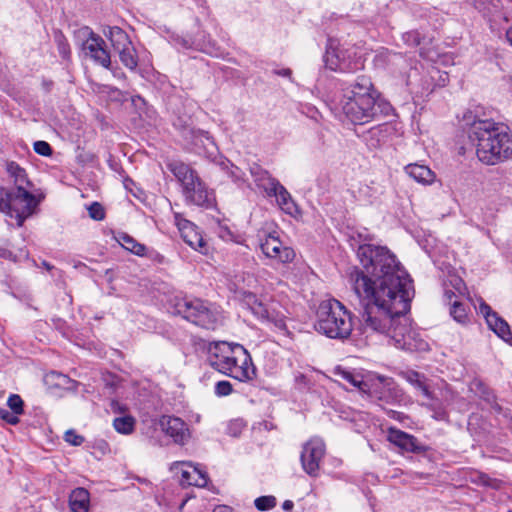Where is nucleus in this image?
Segmentation results:
<instances>
[{
  "label": "nucleus",
  "instance_id": "1",
  "mask_svg": "<svg viewBox=\"0 0 512 512\" xmlns=\"http://www.w3.org/2000/svg\"><path fill=\"white\" fill-rule=\"evenodd\" d=\"M357 257L361 267L349 269L348 283L363 310L362 332L386 335L399 348L409 346L413 335L406 314L415 294L412 279L387 247L363 244Z\"/></svg>",
  "mask_w": 512,
  "mask_h": 512
},
{
  "label": "nucleus",
  "instance_id": "2",
  "mask_svg": "<svg viewBox=\"0 0 512 512\" xmlns=\"http://www.w3.org/2000/svg\"><path fill=\"white\" fill-rule=\"evenodd\" d=\"M462 123L468 128V137L476 147L478 159L486 165H496L512 154V135L502 124L480 119L472 111L463 114Z\"/></svg>",
  "mask_w": 512,
  "mask_h": 512
},
{
  "label": "nucleus",
  "instance_id": "3",
  "mask_svg": "<svg viewBox=\"0 0 512 512\" xmlns=\"http://www.w3.org/2000/svg\"><path fill=\"white\" fill-rule=\"evenodd\" d=\"M314 327L328 338L343 341L352 333V315L340 301L325 300L318 306Z\"/></svg>",
  "mask_w": 512,
  "mask_h": 512
},
{
  "label": "nucleus",
  "instance_id": "4",
  "mask_svg": "<svg viewBox=\"0 0 512 512\" xmlns=\"http://www.w3.org/2000/svg\"><path fill=\"white\" fill-rule=\"evenodd\" d=\"M168 168L181 183L183 195L188 203L205 207L212 204L211 194L194 169L179 161L169 163Z\"/></svg>",
  "mask_w": 512,
  "mask_h": 512
},
{
  "label": "nucleus",
  "instance_id": "5",
  "mask_svg": "<svg viewBox=\"0 0 512 512\" xmlns=\"http://www.w3.org/2000/svg\"><path fill=\"white\" fill-rule=\"evenodd\" d=\"M175 312L194 325L208 330H214L220 318V313L214 305L200 298H184L177 301Z\"/></svg>",
  "mask_w": 512,
  "mask_h": 512
},
{
  "label": "nucleus",
  "instance_id": "6",
  "mask_svg": "<svg viewBox=\"0 0 512 512\" xmlns=\"http://www.w3.org/2000/svg\"><path fill=\"white\" fill-rule=\"evenodd\" d=\"M367 104H362V100H339V106L347 119L358 125L366 124L374 120L378 115L388 116L393 111L391 104L384 99H368Z\"/></svg>",
  "mask_w": 512,
  "mask_h": 512
},
{
  "label": "nucleus",
  "instance_id": "7",
  "mask_svg": "<svg viewBox=\"0 0 512 512\" xmlns=\"http://www.w3.org/2000/svg\"><path fill=\"white\" fill-rule=\"evenodd\" d=\"M211 366L239 381L252 380L256 375L250 354L240 344H234L233 354H228L220 360H211Z\"/></svg>",
  "mask_w": 512,
  "mask_h": 512
},
{
  "label": "nucleus",
  "instance_id": "8",
  "mask_svg": "<svg viewBox=\"0 0 512 512\" xmlns=\"http://www.w3.org/2000/svg\"><path fill=\"white\" fill-rule=\"evenodd\" d=\"M362 385L363 393H366L372 399L383 403H400L404 397L402 389L391 377L371 374L366 377L365 383Z\"/></svg>",
  "mask_w": 512,
  "mask_h": 512
},
{
  "label": "nucleus",
  "instance_id": "9",
  "mask_svg": "<svg viewBox=\"0 0 512 512\" xmlns=\"http://www.w3.org/2000/svg\"><path fill=\"white\" fill-rule=\"evenodd\" d=\"M242 302L258 319L273 323L279 330H286L284 315L276 311L274 304L260 301L252 292H244Z\"/></svg>",
  "mask_w": 512,
  "mask_h": 512
},
{
  "label": "nucleus",
  "instance_id": "10",
  "mask_svg": "<svg viewBox=\"0 0 512 512\" xmlns=\"http://www.w3.org/2000/svg\"><path fill=\"white\" fill-rule=\"evenodd\" d=\"M9 198V212L12 213L8 216L15 218L17 225L22 226L37 206L36 198L28 189H11Z\"/></svg>",
  "mask_w": 512,
  "mask_h": 512
},
{
  "label": "nucleus",
  "instance_id": "11",
  "mask_svg": "<svg viewBox=\"0 0 512 512\" xmlns=\"http://www.w3.org/2000/svg\"><path fill=\"white\" fill-rule=\"evenodd\" d=\"M77 35L85 38L82 48L97 64L109 68L111 64L110 54L105 48V41L96 35L89 27L78 30Z\"/></svg>",
  "mask_w": 512,
  "mask_h": 512
},
{
  "label": "nucleus",
  "instance_id": "12",
  "mask_svg": "<svg viewBox=\"0 0 512 512\" xmlns=\"http://www.w3.org/2000/svg\"><path fill=\"white\" fill-rule=\"evenodd\" d=\"M341 97L339 100H362V104H367L368 99L380 98L371 78L365 75L356 77L349 83L340 84Z\"/></svg>",
  "mask_w": 512,
  "mask_h": 512
},
{
  "label": "nucleus",
  "instance_id": "13",
  "mask_svg": "<svg viewBox=\"0 0 512 512\" xmlns=\"http://www.w3.org/2000/svg\"><path fill=\"white\" fill-rule=\"evenodd\" d=\"M325 444L321 439L307 441L302 448L300 460L303 470L311 477L319 474L320 462L325 455Z\"/></svg>",
  "mask_w": 512,
  "mask_h": 512
},
{
  "label": "nucleus",
  "instance_id": "14",
  "mask_svg": "<svg viewBox=\"0 0 512 512\" xmlns=\"http://www.w3.org/2000/svg\"><path fill=\"white\" fill-rule=\"evenodd\" d=\"M325 65L332 71L350 73L362 68L360 58L351 59L350 53L346 50L334 48L332 44L326 49L324 56Z\"/></svg>",
  "mask_w": 512,
  "mask_h": 512
},
{
  "label": "nucleus",
  "instance_id": "15",
  "mask_svg": "<svg viewBox=\"0 0 512 512\" xmlns=\"http://www.w3.org/2000/svg\"><path fill=\"white\" fill-rule=\"evenodd\" d=\"M260 248L267 258L273 259L278 263H290L295 258L294 250L289 246L283 245L275 233L265 235V238L260 240Z\"/></svg>",
  "mask_w": 512,
  "mask_h": 512
},
{
  "label": "nucleus",
  "instance_id": "16",
  "mask_svg": "<svg viewBox=\"0 0 512 512\" xmlns=\"http://www.w3.org/2000/svg\"><path fill=\"white\" fill-rule=\"evenodd\" d=\"M159 426L175 444L183 446L191 437L187 423L179 417L162 415L159 419Z\"/></svg>",
  "mask_w": 512,
  "mask_h": 512
},
{
  "label": "nucleus",
  "instance_id": "17",
  "mask_svg": "<svg viewBox=\"0 0 512 512\" xmlns=\"http://www.w3.org/2000/svg\"><path fill=\"white\" fill-rule=\"evenodd\" d=\"M174 126L180 130L182 137L199 151L203 149V151L213 154L217 150L214 139L209 132L195 129L188 124L175 123Z\"/></svg>",
  "mask_w": 512,
  "mask_h": 512
},
{
  "label": "nucleus",
  "instance_id": "18",
  "mask_svg": "<svg viewBox=\"0 0 512 512\" xmlns=\"http://www.w3.org/2000/svg\"><path fill=\"white\" fill-rule=\"evenodd\" d=\"M387 440L404 452L422 454L428 450L415 436L394 427L388 429Z\"/></svg>",
  "mask_w": 512,
  "mask_h": 512
},
{
  "label": "nucleus",
  "instance_id": "19",
  "mask_svg": "<svg viewBox=\"0 0 512 512\" xmlns=\"http://www.w3.org/2000/svg\"><path fill=\"white\" fill-rule=\"evenodd\" d=\"M249 170L254 183L259 189H262L267 196L275 194V188L280 183L276 178L272 177L267 170L256 163H253Z\"/></svg>",
  "mask_w": 512,
  "mask_h": 512
},
{
  "label": "nucleus",
  "instance_id": "20",
  "mask_svg": "<svg viewBox=\"0 0 512 512\" xmlns=\"http://www.w3.org/2000/svg\"><path fill=\"white\" fill-rule=\"evenodd\" d=\"M185 465V463H183ZM187 469H182L180 482L183 486L193 485L205 487L208 483V475L205 471L192 464H186Z\"/></svg>",
  "mask_w": 512,
  "mask_h": 512
},
{
  "label": "nucleus",
  "instance_id": "21",
  "mask_svg": "<svg viewBox=\"0 0 512 512\" xmlns=\"http://www.w3.org/2000/svg\"><path fill=\"white\" fill-rule=\"evenodd\" d=\"M405 172L421 184H431L435 179L434 172L425 165L409 164L405 167Z\"/></svg>",
  "mask_w": 512,
  "mask_h": 512
},
{
  "label": "nucleus",
  "instance_id": "22",
  "mask_svg": "<svg viewBox=\"0 0 512 512\" xmlns=\"http://www.w3.org/2000/svg\"><path fill=\"white\" fill-rule=\"evenodd\" d=\"M90 494L85 488L74 489L69 496V505L73 512H88Z\"/></svg>",
  "mask_w": 512,
  "mask_h": 512
},
{
  "label": "nucleus",
  "instance_id": "23",
  "mask_svg": "<svg viewBox=\"0 0 512 512\" xmlns=\"http://www.w3.org/2000/svg\"><path fill=\"white\" fill-rule=\"evenodd\" d=\"M103 33L110 40L115 51L132 44L128 34L118 26H108Z\"/></svg>",
  "mask_w": 512,
  "mask_h": 512
},
{
  "label": "nucleus",
  "instance_id": "24",
  "mask_svg": "<svg viewBox=\"0 0 512 512\" xmlns=\"http://www.w3.org/2000/svg\"><path fill=\"white\" fill-rule=\"evenodd\" d=\"M6 170L14 181V189H28L32 186L25 169L20 167L16 162L12 161L7 163Z\"/></svg>",
  "mask_w": 512,
  "mask_h": 512
},
{
  "label": "nucleus",
  "instance_id": "25",
  "mask_svg": "<svg viewBox=\"0 0 512 512\" xmlns=\"http://www.w3.org/2000/svg\"><path fill=\"white\" fill-rule=\"evenodd\" d=\"M270 197H276L279 207L287 214L293 215L297 211V206L293 201L290 193L280 183L275 188V194H271Z\"/></svg>",
  "mask_w": 512,
  "mask_h": 512
},
{
  "label": "nucleus",
  "instance_id": "26",
  "mask_svg": "<svg viewBox=\"0 0 512 512\" xmlns=\"http://www.w3.org/2000/svg\"><path fill=\"white\" fill-rule=\"evenodd\" d=\"M388 130L387 124L372 127L364 134V139L370 147L377 148L385 141Z\"/></svg>",
  "mask_w": 512,
  "mask_h": 512
},
{
  "label": "nucleus",
  "instance_id": "27",
  "mask_svg": "<svg viewBox=\"0 0 512 512\" xmlns=\"http://www.w3.org/2000/svg\"><path fill=\"white\" fill-rule=\"evenodd\" d=\"M403 378L419 390L427 399H433L428 386L425 384V377L417 371L409 370L402 373Z\"/></svg>",
  "mask_w": 512,
  "mask_h": 512
},
{
  "label": "nucleus",
  "instance_id": "28",
  "mask_svg": "<svg viewBox=\"0 0 512 512\" xmlns=\"http://www.w3.org/2000/svg\"><path fill=\"white\" fill-rule=\"evenodd\" d=\"M181 237L191 248L205 253L206 243L196 226L181 233Z\"/></svg>",
  "mask_w": 512,
  "mask_h": 512
},
{
  "label": "nucleus",
  "instance_id": "29",
  "mask_svg": "<svg viewBox=\"0 0 512 512\" xmlns=\"http://www.w3.org/2000/svg\"><path fill=\"white\" fill-rule=\"evenodd\" d=\"M121 63L130 70H135L138 66V55L133 44L117 50Z\"/></svg>",
  "mask_w": 512,
  "mask_h": 512
},
{
  "label": "nucleus",
  "instance_id": "30",
  "mask_svg": "<svg viewBox=\"0 0 512 512\" xmlns=\"http://www.w3.org/2000/svg\"><path fill=\"white\" fill-rule=\"evenodd\" d=\"M487 324L489 328L503 340L508 341L511 338V331L508 323L498 314L496 316H492L491 320L488 321Z\"/></svg>",
  "mask_w": 512,
  "mask_h": 512
},
{
  "label": "nucleus",
  "instance_id": "31",
  "mask_svg": "<svg viewBox=\"0 0 512 512\" xmlns=\"http://www.w3.org/2000/svg\"><path fill=\"white\" fill-rule=\"evenodd\" d=\"M234 344H230L228 342H215L210 344L208 352H209V361L211 360H220L222 357H225L228 354H233Z\"/></svg>",
  "mask_w": 512,
  "mask_h": 512
},
{
  "label": "nucleus",
  "instance_id": "32",
  "mask_svg": "<svg viewBox=\"0 0 512 512\" xmlns=\"http://www.w3.org/2000/svg\"><path fill=\"white\" fill-rule=\"evenodd\" d=\"M119 243L128 251L132 252L137 256H143L146 251V247L143 244L138 243L134 238L128 234H122L119 238Z\"/></svg>",
  "mask_w": 512,
  "mask_h": 512
},
{
  "label": "nucleus",
  "instance_id": "33",
  "mask_svg": "<svg viewBox=\"0 0 512 512\" xmlns=\"http://www.w3.org/2000/svg\"><path fill=\"white\" fill-rule=\"evenodd\" d=\"M135 420L131 416L117 417L113 421V427L121 434H130L133 432Z\"/></svg>",
  "mask_w": 512,
  "mask_h": 512
},
{
  "label": "nucleus",
  "instance_id": "34",
  "mask_svg": "<svg viewBox=\"0 0 512 512\" xmlns=\"http://www.w3.org/2000/svg\"><path fill=\"white\" fill-rule=\"evenodd\" d=\"M335 375L339 376L342 380L347 381L353 387H357L361 392H363V385L365 383V379H361L358 375H355L352 371H348L342 368H337L335 370Z\"/></svg>",
  "mask_w": 512,
  "mask_h": 512
},
{
  "label": "nucleus",
  "instance_id": "35",
  "mask_svg": "<svg viewBox=\"0 0 512 512\" xmlns=\"http://www.w3.org/2000/svg\"><path fill=\"white\" fill-rule=\"evenodd\" d=\"M450 315L460 324H466L469 321L466 306L459 301H454L450 308Z\"/></svg>",
  "mask_w": 512,
  "mask_h": 512
},
{
  "label": "nucleus",
  "instance_id": "36",
  "mask_svg": "<svg viewBox=\"0 0 512 512\" xmlns=\"http://www.w3.org/2000/svg\"><path fill=\"white\" fill-rule=\"evenodd\" d=\"M223 169L226 171V174L232 179L234 183L241 186L246 182L245 173L234 164L228 162L223 163Z\"/></svg>",
  "mask_w": 512,
  "mask_h": 512
},
{
  "label": "nucleus",
  "instance_id": "37",
  "mask_svg": "<svg viewBox=\"0 0 512 512\" xmlns=\"http://www.w3.org/2000/svg\"><path fill=\"white\" fill-rule=\"evenodd\" d=\"M430 400L432 402L427 405V408L433 412L432 418L437 421H448L449 414L441 401L434 398Z\"/></svg>",
  "mask_w": 512,
  "mask_h": 512
},
{
  "label": "nucleus",
  "instance_id": "38",
  "mask_svg": "<svg viewBox=\"0 0 512 512\" xmlns=\"http://www.w3.org/2000/svg\"><path fill=\"white\" fill-rule=\"evenodd\" d=\"M255 507L259 511H268L276 506V498L274 496H260L254 501Z\"/></svg>",
  "mask_w": 512,
  "mask_h": 512
},
{
  "label": "nucleus",
  "instance_id": "39",
  "mask_svg": "<svg viewBox=\"0 0 512 512\" xmlns=\"http://www.w3.org/2000/svg\"><path fill=\"white\" fill-rule=\"evenodd\" d=\"M55 39L57 42V48H58V52H59L60 56L63 59H68L70 57L71 50H70V45H69L67 39L61 33H58L55 36Z\"/></svg>",
  "mask_w": 512,
  "mask_h": 512
},
{
  "label": "nucleus",
  "instance_id": "40",
  "mask_svg": "<svg viewBox=\"0 0 512 512\" xmlns=\"http://www.w3.org/2000/svg\"><path fill=\"white\" fill-rule=\"evenodd\" d=\"M7 405L16 415H20L24 412V402L18 394H11L7 400Z\"/></svg>",
  "mask_w": 512,
  "mask_h": 512
},
{
  "label": "nucleus",
  "instance_id": "41",
  "mask_svg": "<svg viewBox=\"0 0 512 512\" xmlns=\"http://www.w3.org/2000/svg\"><path fill=\"white\" fill-rule=\"evenodd\" d=\"M474 385L477 388V391L479 392L480 397L485 400L486 402L492 404L495 402V395L494 393L483 383L481 382H475Z\"/></svg>",
  "mask_w": 512,
  "mask_h": 512
},
{
  "label": "nucleus",
  "instance_id": "42",
  "mask_svg": "<svg viewBox=\"0 0 512 512\" xmlns=\"http://www.w3.org/2000/svg\"><path fill=\"white\" fill-rule=\"evenodd\" d=\"M174 221L180 233H184L185 231L196 226L194 223L184 218L182 214L178 212L174 213Z\"/></svg>",
  "mask_w": 512,
  "mask_h": 512
},
{
  "label": "nucleus",
  "instance_id": "43",
  "mask_svg": "<svg viewBox=\"0 0 512 512\" xmlns=\"http://www.w3.org/2000/svg\"><path fill=\"white\" fill-rule=\"evenodd\" d=\"M34 151L41 156H51L53 153L52 147L46 141L38 140L33 144Z\"/></svg>",
  "mask_w": 512,
  "mask_h": 512
},
{
  "label": "nucleus",
  "instance_id": "44",
  "mask_svg": "<svg viewBox=\"0 0 512 512\" xmlns=\"http://www.w3.org/2000/svg\"><path fill=\"white\" fill-rule=\"evenodd\" d=\"M88 213H89V216L94 219V220H97V221H100V220H103L104 217H105V211H104V208L103 206L98 203V202H93L89 207H88Z\"/></svg>",
  "mask_w": 512,
  "mask_h": 512
},
{
  "label": "nucleus",
  "instance_id": "45",
  "mask_svg": "<svg viewBox=\"0 0 512 512\" xmlns=\"http://www.w3.org/2000/svg\"><path fill=\"white\" fill-rule=\"evenodd\" d=\"M232 391V385L229 381H218L215 385V394L219 397L228 396Z\"/></svg>",
  "mask_w": 512,
  "mask_h": 512
},
{
  "label": "nucleus",
  "instance_id": "46",
  "mask_svg": "<svg viewBox=\"0 0 512 512\" xmlns=\"http://www.w3.org/2000/svg\"><path fill=\"white\" fill-rule=\"evenodd\" d=\"M9 196L10 190H6L4 187L0 186V212L5 213L7 216L11 212H9Z\"/></svg>",
  "mask_w": 512,
  "mask_h": 512
},
{
  "label": "nucleus",
  "instance_id": "47",
  "mask_svg": "<svg viewBox=\"0 0 512 512\" xmlns=\"http://www.w3.org/2000/svg\"><path fill=\"white\" fill-rule=\"evenodd\" d=\"M64 440L73 446H80L84 442V437L70 429L65 432Z\"/></svg>",
  "mask_w": 512,
  "mask_h": 512
},
{
  "label": "nucleus",
  "instance_id": "48",
  "mask_svg": "<svg viewBox=\"0 0 512 512\" xmlns=\"http://www.w3.org/2000/svg\"><path fill=\"white\" fill-rule=\"evenodd\" d=\"M0 418L11 425H16L19 423L18 416L4 408H0Z\"/></svg>",
  "mask_w": 512,
  "mask_h": 512
},
{
  "label": "nucleus",
  "instance_id": "49",
  "mask_svg": "<svg viewBox=\"0 0 512 512\" xmlns=\"http://www.w3.org/2000/svg\"><path fill=\"white\" fill-rule=\"evenodd\" d=\"M479 311L485 317L486 322L490 321L492 316L497 315V313L494 312L492 308L483 301L479 305Z\"/></svg>",
  "mask_w": 512,
  "mask_h": 512
},
{
  "label": "nucleus",
  "instance_id": "50",
  "mask_svg": "<svg viewBox=\"0 0 512 512\" xmlns=\"http://www.w3.org/2000/svg\"><path fill=\"white\" fill-rule=\"evenodd\" d=\"M387 415L388 417L400 422L407 418L406 415H404V413L395 410H388Z\"/></svg>",
  "mask_w": 512,
  "mask_h": 512
},
{
  "label": "nucleus",
  "instance_id": "51",
  "mask_svg": "<svg viewBox=\"0 0 512 512\" xmlns=\"http://www.w3.org/2000/svg\"><path fill=\"white\" fill-rule=\"evenodd\" d=\"M108 165H109V167H110L113 171H115V172H117V173H119V174L121 173V171H122V167H121V165H120V164H119L115 159L110 158V159L108 160Z\"/></svg>",
  "mask_w": 512,
  "mask_h": 512
},
{
  "label": "nucleus",
  "instance_id": "52",
  "mask_svg": "<svg viewBox=\"0 0 512 512\" xmlns=\"http://www.w3.org/2000/svg\"><path fill=\"white\" fill-rule=\"evenodd\" d=\"M274 73L278 76H282V77H288L291 79V76H292V70L289 69V68H284V69H280V70H274Z\"/></svg>",
  "mask_w": 512,
  "mask_h": 512
},
{
  "label": "nucleus",
  "instance_id": "53",
  "mask_svg": "<svg viewBox=\"0 0 512 512\" xmlns=\"http://www.w3.org/2000/svg\"><path fill=\"white\" fill-rule=\"evenodd\" d=\"M470 3L479 11L483 10V5L490 2L491 0H469Z\"/></svg>",
  "mask_w": 512,
  "mask_h": 512
},
{
  "label": "nucleus",
  "instance_id": "54",
  "mask_svg": "<svg viewBox=\"0 0 512 512\" xmlns=\"http://www.w3.org/2000/svg\"><path fill=\"white\" fill-rule=\"evenodd\" d=\"M53 82L51 80L44 79L42 81V88L45 90V92L49 93L52 89Z\"/></svg>",
  "mask_w": 512,
  "mask_h": 512
},
{
  "label": "nucleus",
  "instance_id": "55",
  "mask_svg": "<svg viewBox=\"0 0 512 512\" xmlns=\"http://www.w3.org/2000/svg\"><path fill=\"white\" fill-rule=\"evenodd\" d=\"M294 507V503L291 501V500H285L282 504V508L285 510V511H290L292 510Z\"/></svg>",
  "mask_w": 512,
  "mask_h": 512
},
{
  "label": "nucleus",
  "instance_id": "56",
  "mask_svg": "<svg viewBox=\"0 0 512 512\" xmlns=\"http://www.w3.org/2000/svg\"><path fill=\"white\" fill-rule=\"evenodd\" d=\"M455 296V293L452 290H446L444 293L445 300L451 301L452 298Z\"/></svg>",
  "mask_w": 512,
  "mask_h": 512
},
{
  "label": "nucleus",
  "instance_id": "57",
  "mask_svg": "<svg viewBox=\"0 0 512 512\" xmlns=\"http://www.w3.org/2000/svg\"><path fill=\"white\" fill-rule=\"evenodd\" d=\"M41 266H42L44 269H46L47 271H51V270H53V269H54V266H53V265H51L49 262H47V261H45V260H43V261L41 262Z\"/></svg>",
  "mask_w": 512,
  "mask_h": 512
},
{
  "label": "nucleus",
  "instance_id": "58",
  "mask_svg": "<svg viewBox=\"0 0 512 512\" xmlns=\"http://www.w3.org/2000/svg\"><path fill=\"white\" fill-rule=\"evenodd\" d=\"M12 255V253L7 249H0V257L8 258Z\"/></svg>",
  "mask_w": 512,
  "mask_h": 512
},
{
  "label": "nucleus",
  "instance_id": "59",
  "mask_svg": "<svg viewBox=\"0 0 512 512\" xmlns=\"http://www.w3.org/2000/svg\"><path fill=\"white\" fill-rule=\"evenodd\" d=\"M506 39L512 46V26L506 31Z\"/></svg>",
  "mask_w": 512,
  "mask_h": 512
},
{
  "label": "nucleus",
  "instance_id": "60",
  "mask_svg": "<svg viewBox=\"0 0 512 512\" xmlns=\"http://www.w3.org/2000/svg\"><path fill=\"white\" fill-rule=\"evenodd\" d=\"M213 512H230L228 507L226 506H220L218 508H216Z\"/></svg>",
  "mask_w": 512,
  "mask_h": 512
},
{
  "label": "nucleus",
  "instance_id": "61",
  "mask_svg": "<svg viewBox=\"0 0 512 512\" xmlns=\"http://www.w3.org/2000/svg\"><path fill=\"white\" fill-rule=\"evenodd\" d=\"M155 259H156L158 262H160V263H161V262H163L164 257H163L162 255H160V254H156Z\"/></svg>",
  "mask_w": 512,
  "mask_h": 512
},
{
  "label": "nucleus",
  "instance_id": "62",
  "mask_svg": "<svg viewBox=\"0 0 512 512\" xmlns=\"http://www.w3.org/2000/svg\"><path fill=\"white\" fill-rule=\"evenodd\" d=\"M87 159L93 160L94 159V155H87Z\"/></svg>",
  "mask_w": 512,
  "mask_h": 512
},
{
  "label": "nucleus",
  "instance_id": "63",
  "mask_svg": "<svg viewBox=\"0 0 512 512\" xmlns=\"http://www.w3.org/2000/svg\"><path fill=\"white\" fill-rule=\"evenodd\" d=\"M414 42H415L416 45L419 44V41L416 39V36H414Z\"/></svg>",
  "mask_w": 512,
  "mask_h": 512
},
{
  "label": "nucleus",
  "instance_id": "64",
  "mask_svg": "<svg viewBox=\"0 0 512 512\" xmlns=\"http://www.w3.org/2000/svg\"><path fill=\"white\" fill-rule=\"evenodd\" d=\"M508 512H512V511H508Z\"/></svg>",
  "mask_w": 512,
  "mask_h": 512
}]
</instances>
